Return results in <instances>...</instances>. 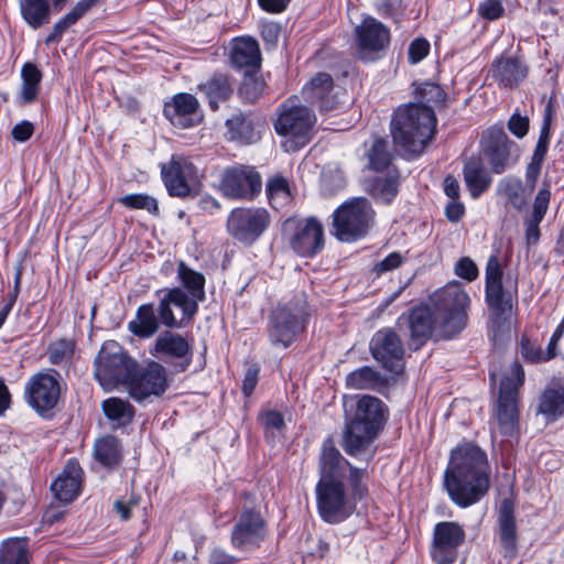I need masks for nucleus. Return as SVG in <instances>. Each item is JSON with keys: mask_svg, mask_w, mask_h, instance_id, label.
I'll return each mask as SVG.
<instances>
[{"mask_svg": "<svg viewBox=\"0 0 564 564\" xmlns=\"http://www.w3.org/2000/svg\"><path fill=\"white\" fill-rule=\"evenodd\" d=\"M226 127L229 140L250 144L259 139V132L256 131L252 120L242 112H238L227 119Z\"/></svg>", "mask_w": 564, "mask_h": 564, "instance_id": "nucleus-34", "label": "nucleus"}, {"mask_svg": "<svg viewBox=\"0 0 564 564\" xmlns=\"http://www.w3.org/2000/svg\"><path fill=\"white\" fill-rule=\"evenodd\" d=\"M118 202L130 209H144L154 215L159 213L158 200L147 194H128L120 197Z\"/></svg>", "mask_w": 564, "mask_h": 564, "instance_id": "nucleus-51", "label": "nucleus"}, {"mask_svg": "<svg viewBox=\"0 0 564 564\" xmlns=\"http://www.w3.org/2000/svg\"><path fill=\"white\" fill-rule=\"evenodd\" d=\"M521 354L524 359L531 362H543L552 358V354H544L542 348L536 347L527 338L521 340Z\"/></svg>", "mask_w": 564, "mask_h": 564, "instance_id": "nucleus-54", "label": "nucleus"}, {"mask_svg": "<svg viewBox=\"0 0 564 564\" xmlns=\"http://www.w3.org/2000/svg\"><path fill=\"white\" fill-rule=\"evenodd\" d=\"M465 540L463 528L456 522L443 521L434 527L431 556L436 564L456 561L458 547Z\"/></svg>", "mask_w": 564, "mask_h": 564, "instance_id": "nucleus-20", "label": "nucleus"}, {"mask_svg": "<svg viewBox=\"0 0 564 564\" xmlns=\"http://www.w3.org/2000/svg\"><path fill=\"white\" fill-rule=\"evenodd\" d=\"M551 186L550 183L544 181L543 186L538 191L532 210L524 217L525 237L528 243H535L540 237L539 226L543 220L550 204Z\"/></svg>", "mask_w": 564, "mask_h": 564, "instance_id": "nucleus-28", "label": "nucleus"}, {"mask_svg": "<svg viewBox=\"0 0 564 564\" xmlns=\"http://www.w3.org/2000/svg\"><path fill=\"white\" fill-rule=\"evenodd\" d=\"M237 561V557L228 554L223 549H214L209 558L210 564H235Z\"/></svg>", "mask_w": 564, "mask_h": 564, "instance_id": "nucleus-64", "label": "nucleus"}, {"mask_svg": "<svg viewBox=\"0 0 564 564\" xmlns=\"http://www.w3.org/2000/svg\"><path fill=\"white\" fill-rule=\"evenodd\" d=\"M191 351L188 339L171 330L162 332L150 348V354L160 359L189 358Z\"/></svg>", "mask_w": 564, "mask_h": 564, "instance_id": "nucleus-25", "label": "nucleus"}, {"mask_svg": "<svg viewBox=\"0 0 564 564\" xmlns=\"http://www.w3.org/2000/svg\"><path fill=\"white\" fill-rule=\"evenodd\" d=\"M130 397L141 402L154 395L163 394L167 388V376L165 368L156 361H151L141 370L135 367L130 372L129 379L124 384Z\"/></svg>", "mask_w": 564, "mask_h": 564, "instance_id": "nucleus-14", "label": "nucleus"}, {"mask_svg": "<svg viewBox=\"0 0 564 564\" xmlns=\"http://www.w3.org/2000/svg\"><path fill=\"white\" fill-rule=\"evenodd\" d=\"M387 380L370 367H361L347 375L346 386L354 390H379Z\"/></svg>", "mask_w": 564, "mask_h": 564, "instance_id": "nucleus-35", "label": "nucleus"}, {"mask_svg": "<svg viewBox=\"0 0 564 564\" xmlns=\"http://www.w3.org/2000/svg\"><path fill=\"white\" fill-rule=\"evenodd\" d=\"M438 317L433 310L429 306H419L411 311L409 316H401L399 318V327L406 326L410 330V347L419 349L430 337L434 336L437 339H449L451 337L443 336L437 327Z\"/></svg>", "mask_w": 564, "mask_h": 564, "instance_id": "nucleus-17", "label": "nucleus"}, {"mask_svg": "<svg viewBox=\"0 0 564 564\" xmlns=\"http://www.w3.org/2000/svg\"><path fill=\"white\" fill-rule=\"evenodd\" d=\"M491 75L499 86L513 88L528 76V66L517 57L501 56L494 62Z\"/></svg>", "mask_w": 564, "mask_h": 564, "instance_id": "nucleus-27", "label": "nucleus"}, {"mask_svg": "<svg viewBox=\"0 0 564 564\" xmlns=\"http://www.w3.org/2000/svg\"><path fill=\"white\" fill-rule=\"evenodd\" d=\"M430 51V43L423 39L419 37L411 42L408 52V58L411 64H416L421 62Z\"/></svg>", "mask_w": 564, "mask_h": 564, "instance_id": "nucleus-56", "label": "nucleus"}, {"mask_svg": "<svg viewBox=\"0 0 564 564\" xmlns=\"http://www.w3.org/2000/svg\"><path fill=\"white\" fill-rule=\"evenodd\" d=\"M264 89L265 83L263 79L246 73L245 78L239 87V94L246 102L254 104L264 93Z\"/></svg>", "mask_w": 564, "mask_h": 564, "instance_id": "nucleus-50", "label": "nucleus"}, {"mask_svg": "<svg viewBox=\"0 0 564 564\" xmlns=\"http://www.w3.org/2000/svg\"><path fill=\"white\" fill-rule=\"evenodd\" d=\"M21 274H22L21 270L18 269L15 272L14 289L11 294V297H10L9 302L0 311V327L3 325L6 318L8 317L9 313L11 312V310L15 303V300L18 297L19 290H20Z\"/></svg>", "mask_w": 564, "mask_h": 564, "instance_id": "nucleus-61", "label": "nucleus"}, {"mask_svg": "<svg viewBox=\"0 0 564 564\" xmlns=\"http://www.w3.org/2000/svg\"><path fill=\"white\" fill-rule=\"evenodd\" d=\"M304 310L299 305L279 306L271 318L270 340L275 346L288 347L303 329Z\"/></svg>", "mask_w": 564, "mask_h": 564, "instance_id": "nucleus-22", "label": "nucleus"}, {"mask_svg": "<svg viewBox=\"0 0 564 564\" xmlns=\"http://www.w3.org/2000/svg\"><path fill=\"white\" fill-rule=\"evenodd\" d=\"M105 416L112 427H124L133 421L135 410L128 401L120 398H108L101 403Z\"/></svg>", "mask_w": 564, "mask_h": 564, "instance_id": "nucleus-33", "label": "nucleus"}, {"mask_svg": "<svg viewBox=\"0 0 564 564\" xmlns=\"http://www.w3.org/2000/svg\"><path fill=\"white\" fill-rule=\"evenodd\" d=\"M135 367L137 362L122 347L117 341L109 340L101 346L95 359V377L109 391L120 383L124 386Z\"/></svg>", "mask_w": 564, "mask_h": 564, "instance_id": "nucleus-9", "label": "nucleus"}, {"mask_svg": "<svg viewBox=\"0 0 564 564\" xmlns=\"http://www.w3.org/2000/svg\"><path fill=\"white\" fill-rule=\"evenodd\" d=\"M231 62L239 68L259 69L261 53L258 42L250 36L236 39L231 50Z\"/></svg>", "mask_w": 564, "mask_h": 564, "instance_id": "nucleus-32", "label": "nucleus"}, {"mask_svg": "<svg viewBox=\"0 0 564 564\" xmlns=\"http://www.w3.org/2000/svg\"><path fill=\"white\" fill-rule=\"evenodd\" d=\"M355 36L357 53L364 61H373L390 43L389 29L372 17L365 18L355 28Z\"/></svg>", "mask_w": 564, "mask_h": 564, "instance_id": "nucleus-19", "label": "nucleus"}, {"mask_svg": "<svg viewBox=\"0 0 564 564\" xmlns=\"http://www.w3.org/2000/svg\"><path fill=\"white\" fill-rule=\"evenodd\" d=\"M375 212L365 197L345 202L333 214L335 236L345 242L364 237L373 224Z\"/></svg>", "mask_w": 564, "mask_h": 564, "instance_id": "nucleus-8", "label": "nucleus"}, {"mask_svg": "<svg viewBox=\"0 0 564 564\" xmlns=\"http://www.w3.org/2000/svg\"><path fill=\"white\" fill-rule=\"evenodd\" d=\"M219 189L226 197L249 199L261 191V177L251 166L228 167L221 174Z\"/></svg>", "mask_w": 564, "mask_h": 564, "instance_id": "nucleus-16", "label": "nucleus"}, {"mask_svg": "<svg viewBox=\"0 0 564 564\" xmlns=\"http://www.w3.org/2000/svg\"><path fill=\"white\" fill-rule=\"evenodd\" d=\"M162 319L159 307L153 303L142 304L137 308L134 317L128 323V329L140 338H150L160 329Z\"/></svg>", "mask_w": 564, "mask_h": 564, "instance_id": "nucleus-29", "label": "nucleus"}, {"mask_svg": "<svg viewBox=\"0 0 564 564\" xmlns=\"http://www.w3.org/2000/svg\"><path fill=\"white\" fill-rule=\"evenodd\" d=\"M291 248L300 256L313 257L324 246L323 225L314 217L289 218L283 225Z\"/></svg>", "mask_w": 564, "mask_h": 564, "instance_id": "nucleus-11", "label": "nucleus"}, {"mask_svg": "<svg viewBox=\"0 0 564 564\" xmlns=\"http://www.w3.org/2000/svg\"><path fill=\"white\" fill-rule=\"evenodd\" d=\"M267 194L273 208L279 209L288 205L291 200V192L285 178L275 176L269 180L267 184Z\"/></svg>", "mask_w": 564, "mask_h": 564, "instance_id": "nucleus-48", "label": "nucleus"}, {"mask_svg": "<svg viewBox=\"0 0 564 564\" xmlns=\"http://www.w3.org/2000/svg\"><path fill=\"white\" fill-rule=\"evenodd\" d=\"M370 351L372 357L382 365V367L394 375H399L404 369L403 356L404 348L401 339L391 328L378 330L370 340Z\"/></svg>", "mask_w": 564, "mask_h": 564, "instance_id": "nucleus-18", "label": "nucleus"}, {"mask_svg": "<svg viewBox=\"0 0 564 564\" xmlns=\"http://www.w3.org/2000/svg\"><path fill=\"white\" fill-rule=\"evenodd\" d=\"M95 456L105 466L117 465L121 457L119 441L113 436H106L95 444Z\"/></svg>", "mask_w": 564, "mask_h": 564, "instance_id": "nucleus-45", "label": "nucleus"}, {"mask_svg": "<svg viewBox=\"0 0 564 564\" xmlns=\"http://www.w3.org/2000/svg\"><path fill=\"white\" fill-rule=\"evenodd\" d=\"M465 184L473 198H478L490 186L492 178L480 158H469L463 170Z\"/></svg>", "mask_w": 564, "mask_h": 564, "instance_id": "nucleus-30", "label": "nucleus"}, {"mask_svg": "<svg viewBox=\"0 0 564 564\" xmlns=\"http://www.w3.org/2000/svg\"><path fill=\"white\" fill-rule=\"evenodd\" d=\"M455 272L467 281H474L478 276V268L469 258H462L455 265Z\"/></svg>", "mask_w": 564, "mask_h": 564, "instance_id": "nucleus-58", "label": "nucleus"}, {"mask_svg": "<svg viewBox=\"0 0 564 564\" xmlns=\"http://www.w3.org/2000/svg\"><path fill=\"white\" fill-rule=\"evenodd\" d=\"M509 130L518 138H522L527 134L529 129V119L513 115L508 122Z\"/></svg>", "mask_w": 564, "mask_h": 564, "instance_id": "nucleus-62", "label": "nucleus"}, {"mask_svg": "<svg viewBox=\"0 0 564 564\" xmlns=\"http://www.w3.org/2000/svg\"><path fill=\"white\" fill-rule=\"evenodd\" d=\"M42 78L41 72L31 63L22 68V88L20 93L21 102H33L39 94V85Z\"/></svg>", "mask_w": 564, "mask_h": 564, "instance_id": "nucleus-44", "label": "nucleus"}, {"mask_svg": "<svg viewBox=\"0 0 564 564\" xmlns=\"http://www.w3.org/2000/svg\"><path fill=\"white\" fill-rule=\"evenodd\" d=\"M538 414L547 422H554L564 415V386L553 383L547 386L539 398Z\"/></svg>", "mask_w": 564, "mask_h": 564, "instance_id": "nucleus-31", "label": "nucleus"}, {"mask_svg": "<svg viewBox=\"0 0 564 564\" xmlns=\"http://www.w3.org/2000/svg\"><path fill=\"white\" fill-rule=\"evenodd\" d=\"M259 422L268 437H275L285 427L283 414L273 409L262 410L259 414Z\"/></svg>", "mask_w": 564, "mask_h": 564, "instance_id": "nucleus-49", "label": "nucleus"}, {"mask_svg": "<svg viewBox=\"0 0 564 564\" xmlns=\"http://www.w3.org/2000/svg\"><path fill=\"white\" fill-rule=\"evenodd\" d=\"M465 213V207L463 203L458 199H452L445 208L446 217L449 221L456 223L458 221Z\"/></svg>", "mask_w": 564, "mask_h": 564, "instance_id": "nucleus-63", "label": "nucleus"}, {"mask_svg": "<svg viewBox=\"0 0 564 564\" xmlns=\"http://www.w3.org/2000/svg\"><path fill=\"white\" fill-rule=\"evenodd\" d=\"M553 117L552 108H546L543 116V124L541 127L540 137L538 143L535 145L534 152L532 154L531 160L543 163L544 158L547 152L549 141H550V126Z\"/></svg>", "mask_w": 564, "mask_h": 564, "instance_id": "nucleus-52", "label": "nucleus"}, {"mask_svg": "<svg viewBox=\"0 0 564 564\" xmlns=\"http://www.w3.org/2000/svg\"><path fill=\"white\" fill-rule=\"evenodd\" d=\"M524 382L520 364L512 362L500 380L497 421L502 435H513L518 429V390Z\"/></svg>", "mask_w": 564, "mask_h": 564, "instance_id": "nucleus-10", "label": "nucleus"}, {"mask_svg": "<svg viewBox=\"0 0 564 564\" xmlns=\"http://www.w3.org/2000/svg\"><path fill=\"white\" fill-rule=\"evenodd\" d=\"M497 194L507 199L517 210H522L527 206V197L522 182L512 176L501 178L497 184Z\"/></svg>", "mask_w": 564, "mask_h": 564, "instance_id": "nucleus-39", "label": "nucleus"}, {"mask_svg": "<svg viewBox=\"0 0 564 564\" xmlns=\"http://www.w3.org/2000/svg\"><path fill=\"white\" fill-rule=\"evenodd\" d=\"M34 132V126L26 120L17 123L11 131L13 139L18 142H25Z\"/></svg>", "mask_w": 564, "mask_h": 564, "instance_id": "nucleus-60", "label": "nucleus"}, {"mask_svg": "<svg viewBox=\"0 0 564 564\" xmlns=\"http://www.w3.org/2000/svg\"><path fill=\"white\" fill-rule=\"evenodd\" d=\"M398 186V172L388 170L386 176H378L371 181L368 191L376 200L388 204L397 196Z\"/></svg>", "mask_w": 564, "mask_h": 564, "instance_id": "nucleus-36", "label": "nucleus"}, {"mask_svg": "<svg viewBox=\"0 0 564 564\" xmlns=\"http://www.w3.org/2000/svg\"><path fill=\"white\" fill-rule=\"evenodd\" d=\"M162 178L170 195L185 197L198 186L199 171L187 158L174 155L162 166Z\"/></svg>", "mask_w": 564, "mask_h": 564, "instance_id": "nucleus-15", "label": "nucleus"}, {"mask_svg": "<svg viewBox=\"0 0 564 564\" xmlns=\"http://www.w3.org/2000/svg\"><path fill=\"white\" fill-rule=\"evenodd\" d=\"M56 372H37L25 384L26 401L37 413L44 414L58 402L59 383Z\"/></svg>", "mask_w": 564, "mask_h": 564, "instance_id": "nucleus-21", "label": "nucleus"}, {"mask_svg": "<svg viewBox=\"0 0 564 564\" xmlns=\"http://www.w3.org/2000/svg\"><path fill=\"white\" fill-rule=\"evenodd\" d=\"M413 102H408L404 106H430V104H443L446 99V93L444 89L431 82H424L416 84L414 91Z\"/></svg>", "mask_w": 564, "mask_h": 564, "instance_id": "nucleus-42", "label": "nucleus"}, {"mask_svg": "<svg viewBox=\"0 0 564 564\" xmlns=\"http://www.w3.org/2000/svg\"><path fill=\"white\" fill-rule=\"evenodd\" d=\"M513 145L501 127L495 126L484 131L481 147L494 173L501 174L512 164Z\"/></svg>", "mask_w": 564, "mask_h": 564, "instance_id": "nucleus-24", "label": "nucleus"}, {"mask_svg": "<svg viewBox=\"0 0 564 564\" xmlns=\"http://www.w3.org/2000/svg\"><path fill=\"white\" fill-rule=\"evenodd\" d=\"M403 262V257L400 252H391L388 254L384 259H382L380 262H378L373 271L380 275L382 273L392 271L397 268H399Z\"/></svg>", "mask_w": 564, "mask_h": 564, "instance_id": "nucleus-57", "label": "nucleus"}, {"mask_svg": "<svg viewBox=\"0 0 564 564\" xmlns=\"http://www.w3.org/2000/svg\"><path fill=\"white\" fill-rule=\"evenodd\" d=\"M0 564H29L25 542L18 539L4 542L0 551Z\"/></svg>", "mask_w": 564, "mask_h": 564, "instance_id": "nucleus-47", "label": "nucleus"}, {"mask_svg": "<svg viewBox=\"0 0 564 564\" xmlns=\"http://www.w3.org/2000/svg\"><path fill=\"white\" fill-rule=\"evenodd\" d=\"M270 215L265 208L240 207L230 212L227 231L237 241L251 245L268 229Z\"/></svg>", "mask_w": 564, "mask_h": 564, "instance_id": "nucleus-12", "label": "nucleus"}, {"mask_svg": "<svg viewBox=\"0 0 564 564\" xmlns=\"http://www.w3.org/2000/svg\"><path fill=\"white\" fill-rule=\"evenodd\" d=\"M180 286L167 289L159 302L162 324L169 328L182 327L183 319H191L198 310V302L205 299V276L191 269L184 261L177 265Z\"/></svg>", "mask_w": 564, "mask_h": 564, "instance_id": "nucleus-4", "label": "nucleus"}, {"mask_svg": "<svg viewBox=\"0 0 564 564\" xmlns=\"http://www.w3.org/2000/svg\"><path fill=\"white\" fill-rule=\"evenodd\" d=\"M82 475L79 464L73 459L68 460L51 486L55 498L62 502L73 501L79 495Z\"/></svg>", "mask_w": 564, "mask_h": 564, "instance_id": "nucleus-26", "label": "nucleus"}, {"mask_svg": "<svg viewBox=\"0 0 564 564\" xmlns=\"http://www.w3.org/2000/svg\"><path fill=\"white\" fill-rule=\"evenodd\" d=\"M74 354V343L68 339H61L53 343L48 348V359L52 364L58 365L68 360Z\"/></svg>", "mask_w": 564, "mask_h": 564, "instance_id": "nucleus-53", "label": "nucleus"}, {"mask_svg": "<svg viewBox=\"0 0 564 564\" xmlns=\"http://www.w3.org/2000/svg\"><path fill=\"white\" fill-rule=\"evenodd\" d=\"M76 22L77 20L69 12L65 14L54 24L52 32L45 39V43L48 45L59 42L63 33Z\"/></svg>", "mask_w": 564, "mask_h": 564, "instance_id": "nucleus-55", "label": "nucleus"}, {"mask_svg": "<svg viewBox=\"0 0 564 564\" xmlns=\"http://www.w3.org/2000/svg\"><path fill=\"white\" fill-rule=\"evenodd\" d=\"M333 89V78L326 73L316 74L303 88L302 95L306 102H329L327 96Z\"/></svg>", "mask_w": 564, "mask_h": 564, "instance_id": "nucleus-38", "label": "nucleus"}, {"mask_svg": "<svg viewBox=\"0 0 564 564\" xmlns=\"http://www.w3.org/2000/svg\"><path fill=\"white\" fill-rule=\"evenodd\" d=\"M478 12L487 20H496L503 13V7L499 0H485L480 3Z\"/></svg>", "mask_w": 564, "mask_h": 564, "instance_id": "nucleus-59", "label": "nucleus"}, {"mask_svg": "<svg viewBox=\"0 0 564 564\" xmlns=\"http://www.w3.org/2000/svg\"><path fill=\"white\" fill-rule=\"evenodd\" d=\"M23 20L33 29H39L50 21L48 0H20Z\"/></svg>", "mask_w": 564, "mask_h": 564, "instance_id": "nucleus-37", "label": "nucleus"}, {"mask_svg": "<svg viewBox=\"0 0 564 564\" xmlns=\"http://www.w3.org/2000/svg\"><path fill=\"white\" fill-rule=\"evenodd\" d=\"M368 166L375 171L390 170L392 154L388 150V142L378 138L373 141L371 148L367 152Z\"/></svg>", "mask_w": 564, "mask_h": 564, "instance_id": "nucleus-46", "label": "nucleus"}, {"mask_svg": "<svg viewBox=\"0 0 564 564\" xmlns=\"http://www.w3.org/2000/svg\"><path fill=\"white\" fill-rule=\"evenodd\" d=\"M486 454L474 444H465L452 452L445 470L444 485L451 499L466 508L477 502L489 488Z\"/></svg>", "mask_w": 564, "mask_h": 564, "instance_id": "nucleus-2", "label": "nucleus"}, {"mask_svg": "<svg viewBox=\"0 0 564 564\" xmlns=\"http://www.w3.org/2000/svg\"><path fill=\"white\" fill-rule=\"evenodd\" d=\"M365 477L366 470L352 467L332 440L323 443L316 500L318 513L325 522L339 523L355 512L356 502L368 491L362 484Z\"/></svg>", "mask_w": 564, "mask_h": 564, "instance_id": "nucleus-1", "label": "nucleus"}, {"mask_svg": "<svg viewBox=\"0 0 564 564\" xmlns=\"http://www.w3.org/2000/svg\"><path fill=\"white\" fill-rule=\"evenodd\" d=\"M316 116L310 108H283L273 121L281 147L295 152L311 142L314 137Z\"/></svg>", "mask_w": 564, "mask_h": 564, "instance_id": "nucleus-7", "label": "nucleus"}, {"mask_svg": "<svg viewBox=\"0 0 564 564\" xmlns=\"http://www.w3.org/2000/svg\"><path fill=\"white\" fill-rule=\"evenodd\" d=\"M436 118L432 108H397L390 122L394 145L404 154H421L433 138Z\"/></svg>", "mask_w": 564, "mask_h": 564, "instance_id": "nucleus-5", "label": "nucleus"}, {"mask_svg": "<svg viewBox=\"0 0 564 564\" xmlns=\"http://www.w3.org/2000/svg\"><path fill=\"white\" fill-rule=\"evenodd\" d=\"M499 524L505 555L512 557L517 552V532L513 516L507 506L500 510Z\"/></svg>", "mask_w": 564, "mask_h": 564, "instance_id": "nucleus-41", "label": "nucleus"}, {"mask_svg": "<svg viewBox=\"0 0 564 564\" xmlns=\"http://www.w3.org/2000/svg\"><path fill=\"white\" fill-rule=\"evenodd\" d=\"M438 317V330L443 336L454 337L467 325L470 297L459 282H451L436 290L430 297Z\"/></svg>", "mask_w": 564, "mask_h": 564, "instance_id": "nucleus-6", "label": "nucleus"}, {"mask_svg": "<svg viewBox=\"0 0 564 564\" xmlns=\"http://www.w3.org/2000/svg\"><path fill=\"white\" fill-rule=\"evenodd\" d=\"M498 260L491 257L486 267V302L494 312L492 323L498 328L512 307L511 295L503 290Z\"/></svg>", "mask_w": 564, "mask_h": 564, "instance_id": "nucleus-23", "label": "nucleus"}, {"mask_svg": "<svg viewBox=\"0 0 564 564\" xmlns=\"http://www.w3.org/2000/svg\"><path fill=\"white\" fill-rule=\"evenodd\" d=\"M346 412L343 447L350 456L370 460L376 452L372 443L386 421V406L380 399L366 394Z\"/></svg>", "mask_w": 564, "mask_h": 564, "instance_id": "nucleus-3", "label": "nucleus"}, {"mask_svg": "<svg viewBox=\"0 0 564 564\" xmlns=\"http://www.w3.org/2000/svg\"><path fill=\"white\" fill-rule=\"evenodd\" d=\"M163 113L178 129H188L203 121L199 108H163Z\"/></svg>", "mask_w": 564, "mask_h": 564, "instance_id": "nucleus-43", "label": "nucleus"}, {"mask_svg": "<svg viewBox=\"0 0 564 564\" xmlns=\"http://www.w3.org/2000/svg\"><path fill=\"white\" fill-rule=\"evenodd\" d=\"M267 536V523L260 512L243 509L231 530L230 542L235 550L249 553L259 549Z\"/></svg>", "mask_w": 564, "mask_h": 564, "instance_id": "nucleus-13", "label": "nucleus"}, {"mask_svg": "<svg viewBox=\"0 0 564 564\" xmlns=\"http://www.w3.org/2000/svg\"><path fill=\"white\" fill-rule=\"evenodd\" d=\"M200 89L208 98L209 106H217L226 102L234 94V88L229 78L225 75H215L207 83L200 86Z\"/></svg>", "mask_w": 564, "mask_h": 564, "instance_id": "nucleus-40", "label": "nucleus"}]
</instances>
